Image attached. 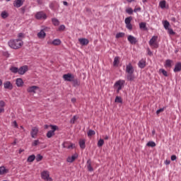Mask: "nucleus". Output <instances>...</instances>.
<instances>
[{
    "instance_id": "obj_1",
    "label": "nucleus",
    "mask_w": 181,
    "mask_h": 181,
    "mask_svg": "<svg viewBox=\"0 0 181 181\" xmlns=\"http://www.w3.org/2000/svg\"><path fill=\"white\" fill-rule=\"evenodd\" d=\"M8 46L11 49H13L14 50H18L21 49L23 46V40L22 39H11L8 42Z\"/></svg>"
},
{
    "instance_id": "obj_2",
    "label": "nucleus",
    "mask_w": 181,
    "mask_h": 181,
    "mask_svg": "<svg viewBox=\"0 0 181 181\" xmlns=\"http://www.w3.org/2000/svg\"><path fill=\"white\" fill-rule=\"evenodd\" d=\"M125 84V81L124 80H119L117 81L114 84V88L115 90H117V93H119L121 90H122V87H124V85Z\"/></svg>"
},
{
    "instance_id": "obj_3",
    "label": "nucleus",
    "mask_w": 181,
    "mask_h": 181,
    "mask_svg": "<svg viewBox=\"0 0 181 181\" xmlns=\"http://www.w3.org/2000/svg\"><path fill=\"white\" fill-rule=\"evenodd\" d=\"M41 179L45 181H53V179L50 177V173L47 170H43L41 173Z\"/></svg>"
},
{
    "instance_id": "obj_4",
    "label": "nucleus",
    "mask_w": 181,
    "mask_h": 181,
    "mask_svg": "<svg viewBox=\"0 0 181 181\" xmlns=\"http://www.w3.org/2000/svg\"><path fill=\"white\" fill-rule=\"evenodd\" d=\"M49 127H51L52 130H49V132H47V137L52 138V136H54V132H56V131L59 129V127H57V125H52V124H50Z\"/></svg>"
},
{
    "instance_id": "obj_5",
    "label": "nucleus",
    "mask_w": 181,
    "mask_h": 181,
    "mask_svg": "<svg viewBox=\"0 0 181 181\" xmlns=\"http://www.w3.org/2000/svg\"><path fill=\"white\" fill-rule=\"evenodd\" d=\"M156 40H158L157 36H153L151 39L149 41V45L151 47H154L155 49H158L159 47V45H158V42H156Z\"/></svg>"
},
{
    "instance_id": "obj_6",
    "label": "nucleus",
    "mask_w": 181,
    "mask_h": 181,
    "mask_svg": "<svg viewBox=\"0 0 181 181\" xmlns=\"http://www.w3.org/2000/svg\"><path fill=\"white\" fill-rule=\"evenodd\" d=\"M132 21V16L127 17L124 20V23H125L126 28H127V29H128V30H132V24L131 23Z\"/></svg>"
},
{
    "instance_id": "obj_7",
    "label": "nucleus",
    "mask_w": 181,
    "mask_h": 181,
    "mask_svg": "<svg viewBox=\"0 0 181 181\" xmlns=\"http://www.w3.org/2000/svg\"><path fill=\"white\" fill-rule=\"evenodd\" d=\"M35 19L40 21L42 19H47V16L43 11H38L35 14Z\"/></svg>"
},
{
    "instance_id": "obj_8",
    "label": "nucleus",
    "mask_w": 181,
    "mask_h": 181,
    "mask_svg": "<svg viewBox=\"0 0 181 181\" xmlns=\"http://www.w3.org/2000/svg\"><path fill=\"white\" fill-rule=\"evenodd\" d=\"M63 79L64 80V81H74V75L68 73V74H65L63 75Z\"/></svg>"
},
{
    "instance_id": "obj_9",
    "label": "nucleus",
    "mask_w": 181,
    "mask_h": 181,
    "mask_svg": "<svg viewBox=\"0 0 181 181\" xmlns=\"http://www.w3.org/2000/svg\"><path fill=\"white\" fill-rule=\"evenodd\" d=\"M77 158H78V154L77 153H75L72 156H69L66 158V162L68 163H73V162H74V160H76V159H77Z\"/></svg>"
},
{
    "instance_id": "obj_10",
    "label": "nucleus",
    "mask_w": 181,
    "mask_h": 181,
    "mask_svg": "<svg viewBox=\"0 0 181 181\" xmlns=\"http://www.w3.org/2000/svg\"><path fill=\"white\" fill-rule=\"evenodd\" d=\"M39 134V128L37 127H33L30 132V135L32 138H36Z\"/></svg>"
},
{
    "instance_id": "obj_11",
    "label": "nucleus",
    "mask_w": 181,
    "mask_h": 181,
    "mask_svg": "<svg viewBox=\"0 0 181 181\" xmlns=\"http://www.w3.org/2000/svg\"><path fill=\"white\" fill-rule=\"evenodd\" d=\"M37 90H39V86H30L27 88V91L30 93V94H36Z\"/></svg>"
},
{
    "instance_id": "obj_12",
    "label": "nucleus",
    "mask_w": 181,
    "mask_h": 181,
    "mask_svg": "<svg viewBox=\"0 0 181 181\" xmlns=\"http://www.w3.org/2000/svg\"><path fill=\"white\" fill-rule=\"evenodd\" d=\"M28 70L29 68L28 67V65L21 66L18 69V74H20L21 76H23V74H25V73H26V71H28Z\"/></svg>"
},
{
    "instance_id": "obj_13",
    "label": "nucleus",
    "mask_w": 181,
    "mask_h": 181,
    "mask_svg": "<svg viewBox=\"0 0 181 181\" xmlns=\"http://www.w3.org/2000/svg\"><path fill=\"white\" fill-rule=\"evenodd\" d=\"M127 40L131 43V45H136V42H138V40H136V37H135L133 35H128Z\"/></svg>"
},
{
    "instance_id": "obj_14",
    "label": "nucleus",
    "mask_w": 181,
    "mask_h": 181,
    "mask_svg": "<svg viewBox=\"0 0 181 181\" xmlns=\"http://www.w3.org/2000/svg\"><path fill=\"white\" fill-rule=\"evenodd\" d=\"M25 4V0H15L13 2V6L15 8H21Z\"/></svg>"
},
{
    "instance_id": "obj_15",
    "label": "nucleus",
    "mask_w": 181,
    "mask_h": 181,
    "mask_svg": "<svg viewBox=\"0 0 181 181\" xmlns=\"http://www.w3.org/2000/svg\"><path fill=\"white\" fill-rule=\"evenodd\" d=\"M4 87L5 90H12L13 88V85L12 83H11V81H6L4 83Z\"/></svg>"
},
{
    "instance_id": "obj_16",
    "label": "nucleus",
    "mask_w": 181,
    "mask_h": 181,
    "mask_svg": "<svg viewBox=\"0 0 181 181\" xmlns=\"http://www.w3.org/2000/svg\"><path fill=\"white\" fill-rule=\"evenodd\" d=\"M134 66H132V64L129 63L128 65L126 66V72L127 74H134Z\"/></svg>"
},
{
    "instance_id": "obj_17",
    "label": "nucleus",
    "mask_w": 181,
    "mask_h": 181,
    "mask_svg": "<svg viewBox=\"0 0 181 181\" xmlns=\"http://www.w3.org/2000/svg\"><path fill=\"white\" fill-rule=\"evenodd\" d=\"M78 42L82 46H87L90 43L88 39L86 38H79Z\"/></svg>"
},
{
    "instance_id": "obj_18",
    "label": "nucleus",
    "mask_w": 181,
    "mask_h": 181,
    "mask_svg": "<svg viewBox=\"0 0 181 181\" xmlns=\"http://www.w3.org/2000/svg\"><path fill=\"white\" fill-rule=\"evenodd\" d=\"M138 66H139V69H145V67L146 66V59H141L139 62Z\"/></svg>"
},
{
    "instance_id": "obj_19",
    "label": "nucleus",
    "mask_w": 181,
    "mask_h": 181,
    "mask_svg": "<svg viewBox=\"0 0 181 181\" xmlns=\"http://www.w3.org/2000/svg\"><path fill=\"white\" fill-rule=\"evenodd\" d=\"M37 36L38 39H45V37H46V33L45 32V30H41L37 33Z\"/></svg>"
},
{
    "instance_id": "obj_20",
    "label": "nucleus",
    "mask_w": 181,
    "mask_h": 181,
    "mask_svg": "<svg viewBox=\"0 0 181 181\" xmlns=\"http://www.w3.org/2000/svg\"><path fill=\"white\" fill-rule=\"evenodd\" d=\"M16 84L17 86V87H23V79H22L21 78H18L16 80Z\"/></svg>"
},
{
    "instance_id": "obj_21",
    "label": "nucleus",
    "mask_w": 181,
    "mask_h": 181,
    "mask_svg": "<svg viewBox=\"0 0 181 181\" xmlns=\"http://www.w3.org/2000/svg\"><path fill=\"white\" fill-rule=\"evenodd\" d=\"M48 45H54V46H59L62 45V40L60 39H55L52 42H47Z\"/></svg>"
},
{
    "instance_id": "obj_22",
    "label": "nucleus",
    "mask_w": 181,
    "mask_h": 181,
    "mask_svg": "<svg viewBox=\"0 0 181 181\" xmlns=\"http://www.w3.org/2000/svg\"><path fill=\"white\" fill-rule=\"evenodd\" d=\"M173 71L175 73H178V71H181V62H178L175 64Z\"/></svg>"
},
{
    "instance_id": "obj_23",
    "label": "nucleus",
    "mask_w": 181,
    "mask_h": 181,
    "mask_svg": "<svg viewBox=\"0 0 181 181\" xmlns=\"http://www.w3.org/2000/svg\"><path fill=\"white\" fill-rule=\"evenodd\" d=\"M127 78L128 81H134L135 75L134 74H128L127 76Z\"/></svg>"
},
{
    "instance_id": "obj_24",
    "label": "nucleus",
    "mask_w": 181,
    "mask_h": 181,
    "mask_svg": "<svg viewBox=\"0 0 181 181\" xmlns=\"http://www.w3.org/2000/svg\"><path fill=\"white\" fill-rule=\"evenodd\" d=\"M9 170L5 168V166L0 167V175H5V173H8Z\"/></svg>"
},
{
    "instance_id": "obj_25",
    "label": "nucleus",
    "mask_w": 181,
    "mask_h": 181,
    "mask_svg": "<svg viewBox=\"0 0 181 181\" xmlns=\"http://www.w3.org/2000/svg\"><path fill=\"white\" fill-rule=\"evenodd\" d=\"M79 146L81 149H86V139L80 140Z\"/></svg>"
},
{
    "instance_id": "obj_26",
    "label": "nucleus",
    "mask_w": 181,
    "mask_h": 181,
    "mask_svg": "<svg viewBox=\"0 0 181 181\" xmlns=\"http://www.w3.org/2000/svg\"><path fill=\"white\" fill-rule=\"evenodd\" d=\"M173 64V61L170 59H167L164 64L165 67H172V64Z\"/></svg>"
},
{
    "instance_id": "obj_27",
    "label": "nucleus",
    "mask_w": 181,
    "mask_h": 181,
    "mask_svg": "<svg viewBox=\"0 0 181 181\" xmlns=\"http://www.w3.org/2000/svg\"><path fill=\"white\" fill-rule=\"evenodd\" d=\"M163 25L165 30H168V29L170 28L169 27L170 26V23H169V21H163Z\"/></svg>"
},
{
    "instance_id": "obj_28",
    "label": "nucleus",
    "mask_w": 181,
    "mask_h": 181,
    "mask_svg": "<svg viewBox=\"0 0 181 181\" xmlns=\"http://www.w3.org/2000/svg\"><path fill=\"white\" fill-rule=\"evenodd\" d=\"M52 22L54 26H59L60 25V21L56 18H52Z\"/></svg>"
},
{
    "instance_id": "obj_29",
    "label": "nucleus",
    "mask_w": 181,
    "mask_h": 181,
    "mask_svg": "<svg viewBox=\"0 0 181 181\" xmlns=\"http://www.w3.org/2000/svg\"><path fill=\"white\" fill-rule=\"evenodd\" d=\"M1 16L3 19H6L9 16V13H8V11H4L1 13Z\"/></svg>"
},
{
    "instance_id": "obj_30",
    "label": "nucleus",
    "mask_w": 181,
    "mask_h": 181,
    "mask_svg": "<svg viewBox=\"0 0 181 181\" xmlns=\"http://www.w3.org/2000/svg\"><path fill=\"white\" fill-rule=\"evenodd\" d=\"M10 71L11 73H14V74H16V73L19 74V68L16 66H12L11 68H10Z\"/></svg>"
},
{
    "instance_id": "obj_31",
    "label": "nucleus",
    "mask_w": 181,
    "mask_h": 181,
    "mask_svg": "<svg viewBox=\"0 0 181 181\" xmlns=\"http://www.w3.org/2000/svg\"><path fill=\"white\" fill-rule=\"evenodd\" d=\"M159 6L161 8V9H165V8H166V1L163 0L160 1Z\"/></svg>"
},
{
    "instance_id": "obj_32",
    "label": "nucleus",
    "mask_w": 181,
    "mask_h": 181,
    "mask_svg": "<svg viewBox=\"0 0 181 181\" xmlns=\"http://www.w3.org/2000/svg\"><path fill=\"white\" fill-rule=\"evenodd\" d=\"M35 159H36V156L33 154V155L28 156V158L27 159V162L32 163V162H33V160H35Z\"/></svg>"
},
{
    "instance_id": "obj_33",
    "label": "nucleus",
    "mask_w": 181,
    "mask_h": 181,
    "mask_svg": "<svg viewBox=\"0 0 181 181\" xmlns=\"http://www.w3.org/2000/svg\"><path fill=\"white\" fill-rule=\"evenodd\" d=\"M119 64V57H115L113 61V66H118Z\"/></svg>"
},
{
    "instance_id": "obj_34",
    "label": "nucleus",
    "mask_w": 181,
    "mask_h": 181,
    "mask_svg": "<svg viewBox=\"0 0 181 181\" xmlns=\"http://www.w3.org/2000/svg\"><path fill=\"white\" fill-rule=\"evenodd\" d=\"M146 145L151 148H155V146H156V143L154 141H148Z\"/></svg>"
},
{
    "instance_id": "obj_35",
    "label": "nucleus",
    "mask_w": 181,
    "mask_h": 181,
    "mask_svg": "<svg viewBox=\"0 0 181 181\" xmlns=\"http://www.w3.org/2000/svg\"><path fill=\"white\" fill-rule=\"evenodd\" d=\"M104 145V139H100L99 141H98V146L99 148H101Z\"/></svg>"
},
{
    "instance_id": "obj_36",
    "label": "nucleus",
    "mask_w": 181,
    "mask_h": 181,
    "mask_svg": "<svg viewBox=\"0 0 181 181\" xmlns=\"http://www.w3.org/2000/svg\"><path fill=\"white\" fill-rule=\"evenodd\" d=\"M37 145H40V141L38 139L33 141L32 146H37Z\"/></svg>"
},
{
    "instance_id": "obj_37",
    "label": "nucleus",
    "mask_w": 181,
    "mask_h": 181,
    "mask_svg": "<svg viewBox=\"0 0 181 181\" xmlns=\"http://www.w3.org/2000/svg\"><path fill=\"white\" fill-rule=\"evenodd\" d=\"M126 12L129 15H132L134 13V10H132V8L129 7L126 9Z\"/></svg>"
},
{
    "instance_id": "obj_38",
    "label": "nucleus",
    "mask_w": 181,
    "mask_h": 181,
    "mask_svg": "<svg viewBox=\"0 0 181 181\" xmlns=\"http://www.w3.org/2000/svg\"><path fill=\"white\" fill-rule=\"evenodd\" d=\"M43 159V156L40 155V154H37L36 156V158H35V160L37 161V162H40V160H42Z\"/></svg>"
},
{
    "instance_id": "obj_39",
    "label": "nucleus",
    "mask_w": 181,
    "mask_h": 181,
    "mask_svg": "<svg viewBox=\"0 0 181 181\" xmlns=\"http://www.w3.org/2000/svg\"><path fill=\"white\" fill-rule=\"evenodd\" d=\"M125 36V33H118L116 34V39H119V37H124Z\"/></svg>"
},
{
    "instance_id": "obj_40",
    "label": "nucleus",
    "mask_w": 181,
    "mask_h": 181,
    "mask_svg": "<svg viewBox=\"0 0 181 181\" xmlns=\"http://www.w3.org/2000/svg\"><path fill=\"white\" fill-rule=\"evenodd\" d=\"M72 82L74 83V87H78V86H80V81H78L77 79H74Z\"/></svg>"
},
{
    "instance_id": "obj_41",
    "label": "nucleus",
    "mask_w": 181,
    "mask_h": 181,
    "mask_svg": "<svg viewBox=\"0 0 181 181\" xmlns=\"http://www.w3.org/2000/svg\"><path fill=\"white\" fill-rule=\"evenodd\" d=\"M139 28L140 29H146V23H140Z\"/></svg>"
},
{
    "instance_id": "obj_42",
    "label": "nucleus",
    "mask_w": 181,
    "mask_h": 181,
    "mask_svg": "<svg viewBox=\"0 0 181 181\" xmlns=\"http://www.w3.org/2000/svg\"><path fill=\"white\" fill-rule=\"evenodd\" d=\"M160 73H162V74H163V76H165V77H168V71H166L165 69H160L159 70Z\"/></svg>"
},
{
    "instance_id": "obj_43",
    "label": "nucleus",
    "mask_w": 181,
    "mask_h": 181,
    "mask_svg": "<svg viewBox=\"0 0 181 181\" xmlns=\"http://www.w3.org/2000/svg\"><path fill=\"white\" fill-rule=\"evenodd\" d=\"M93 135H95V131L94 130H89L88 132V136H93Z\"/></svg>"
},
{
    "instance_id": "obj_44",
    "label": "nucleus",
    "mask_w": 181,
    "mask_h": 181,
    "mask_svg": "<svg viewBox=\"0 0 181 181\" xmlns=\"http://www.w3.org/2000/svg\"><path fill=\"white\" fill-rule=\"evenodd\" d=\"M17 39H25V35L23 33H20L18 34Z\"/></svg>"
},
{
    "instance_id": "obj_45",
    "label": "nucleus",
    "mask_w": 181,
    "mask_h": 181,
    "mask_svg": "<svg viewBox=\"0 0 181 181\" xmlns=\"http://www.w3.org/2000/svg\"><path fill=\"white\" fill-rule=\"evenodd\" d=\"M115 101L116 103H122V98L121 97H119V96H117V97L115 98Z\"/></svg>"
},
{
    "instance_id": "obj_46",
    "label": "nucleus",
    "mask_w": 181,
    "mask_h": 181,
    "mask_svg": "<svg viewBox=\"0 0 181 181\" xmlns=\"http://www.w3.org/2000/svg\"><path fill=\"white\" fill-rule=\"evenodd\" d=\"M77 119H78V117L74 116L73 118L70 121L71 124H74V122H76V121H77Z\"/></svg>"
},
{
    "instance_id": "obj_47",
    "label": "nucleus",
    "mask_w": 181,
    "mask_h": 181,
    "mask_svg": "<svg viewBox=\"0 0 181 181\" xmlns=\"http://www.w3.org/2000/svg\"><path fill=\"white\" fill-rule=\"evenodd\" d=\"M87 169L89 172H93V170H94V169L93 168V167L91 166V163H89L88 166H87Z\"/></svg>"
},
{
    "instance_id": "obj_48",
    "label": "nucleus",
    "mask_w": 181,
    "mask_h": 181,
    "mask_svg": "<svg viewBox=\"0 0 181 181\" xmlns=\"http://www.w3.org/2000/svg\"><path fill=\"white\" fill-rule=\"evenodd\" d=\"M5 105H6V104L5 103V101L0 100V107L1 108H5Z\"/></svg>"
},
{
    "instance_id": "obj_49",
    "label": "nucleus",
    "mask_w": 181,
    "mask_h": 181,
    "mask_svg": "<svg viewBox=\"0 0 181 181\" xmlns=\"http://www.w3.org/2000/svg\"><path fill=\"white\" fill-rule=\"evenodd\" d=\"M163 111H165V107H162V108H160V109H158V110L156 111L157 115H159V114H160V112H163Z\"/></svg>"
},
{
    "instance_id": "obj_50",
    "label": "nucleus",
    "mask_w": 181,
    "mask_h": 181,
    "mask_svg": "<svg viewBox=\"0 0 181 181\" xmlns=\"http://www.w3.org/2000/svg\"><path fill=\"white\" fill-rule=\"evenodd\" d=\"M12 127H14V128H19V126L18 125V123L16 122V120H14L12 122Z\"/></svg>"
},
{
    "instance_id": "obj_51",
    "label": "nucleus",
    "mask_w": 181,
    "mask_h": 181,
    "mask_svg": "<svg viewBox=\"0 0 181 181\" xmlns=\"http://www.w3.org/2000/svg\"><path fill=\"white\" fill-rule=\"evenodd\" d=\"M167 30H168V32L170 35H175V31H173V29H172V28H169Z\"/></svg>"
},
{
    "instance_id": "obj_52",
    "label": "nucleus",
    "mask_w": 181,
    "mask_h": 181,
    "mask_svg": "<svg viewBox=\"0 0 181 181\" xmlns=\"http://www.w3.org/2000/svg\"><path fill=\"white\" fill-rule=\"evenodd\" d=\"M66 29V26L64 25H61L59 28V30H64Z\"/></svg>"
},
{
    "instance_id": "obj_53",
    "label": "nucleus",
    "mask_w": 181,
    "mask_h": 181,
    "mask_svg": "<svg viewBox=\"0 0 181 181\" xmlns=\"http://www.w3.org/2000/svg\"><path fill=\"white\" fill-rule=\"evenodd\" d=\"M4 56H5V57H9L11 54H9V52H4Z\"/></svg>"
},
{
    "instance_id": "obj_54",
    "label": "nucleus",
    "mask_w": 181,
    "mask_h": 181,
    "mask_svg": "<svg viewBox=\"0 0 181 181\" xmlns=\"http://www.w3.org/2000/svg\"><path fill=\"white\" fill-rule=\"evenodd\" d=\"M5 112V107H0V114H4Z\"/></svg>"
},
{
    "instance_id": "obj_55",
    "label": "nucleus",
    "mask_w": 181,
    "mask_h": 181,
    "mask_svg": "<svg viewBox=\"0 0 181 181\" xmlns=\"http://www.w3.org/2000/svg\"><path fill=\"white\" fill-rule=\"evenodd\" d=\"M177 157L175 155L171 156V160H176Z\"/></svg>"
},
{
    "instance_id": "obj_56",
    "label": "nucleus",
    "mask_w": 181,
    "mask_h": 181,
    "mask_svg": "<svg viewBox=\"0 0 181 181\" xmlns=\"http://www.w3.org/2000/svg\"><path fill=\"white\" fill-rule=\"evenodd\" d=\"M139 11H141L140 7L134 9V12H139Z\"/></svg>"
},
{
    "instance_id": "obj_57",
    "label": "nucleus",
    "mask_w": 181,
    "mask_h": 181,
    "mask_svg": "<svg viewBox=\"0 0 181 181\" xmlns=\"http://www.w3.org/2000/svg\"><path fill=\"white\" fill-rule=\"evenodd\" d=\"M49 8H50V9H52V11H54V6L53 5V4H49Z\"/></svg>"
},
{
    "instance_id": "obj_58",
    "label": "nucleus",
    "mask_w": 181,
    "mask_h": 181,
    "mask_svg": "<svg viewBox=\"0 0 181 181\" xmlns=\"http://www.w3.org/2000/svg\"><path fill=\"white\" fill-rule=\"evenodd\" d=\"M38 5H42L43 4V0H37Z\"/></svg>"
},
{
    "instance_id": "obj_59",
    "label": "nucleus",
    "mask_w": 181,
    "mask_h": 181,
    "mask_svg": "<svg viewBox=\"0 0 181 181\" xmlns=\"http://www.w3.org/2000/svg\"><path fill=\"white\" fill-rule=\"evenodd\" d=\"M165 165H170V160H165Z\"/></svg>"
},
{
    "instance_id": "obj_60",
    "label": "nucleus",
    "mask_w": 181,
    "mask_h": 181,
    "mask_svg": "<svg viewBox=\"0 0 181 181\" xmlns=\"http://www.w3.org/2000/svg\"><path fill=\"white\" fill-rule=\"evenodd\" d=\"M147 52H148V54L149 56H152V52L151 51V49L149 48L147 49Z\"/></svg>"
},
{
    "instance_id": "obj_61",
    "label": "nucleus",
    "mask_w": 181,
    "mask_h": 181,
    "mask_svg": "<svg viewBox=\"0 0 181 181\" xmlns=\"http://www.w3.org/2000/svg\"><path fill=\"white\" fill-rule=\"evenodd\" d=\"M76 101H77V100L75 98H71V103H73V104L76 103Z\"/></svg>"
},
{
    "instance_id": "obj_62",
    "label": "nucleus",
    "mask_w": 181,
    "mask_h": 181,
    "mask_svg": "<svg viewBox=\"0 0 181 181\" xmlns=\"http://www.w3.org/2000/svg\"><path fill=\"white\" fill-rule=\"evenodd\" d=\"M63 4L64 6H69V3H67V1H63Z\"/></svg>"
},
{
    "instance_id": "obj_63",
    "label": "nucleus",
    "mask_w": 181,
    "mask_h": 181,
    "mask_svg": "<svg viewBox=\"0 0 181 181\" xmlns=\"http://www.w3.org/2000/svg\"><path fill=\"white\" fill-rule=\"evenodd\" d=\"M171 21H172L173 22H176V18H175V17H173V18H171Z\"/></svg>"
},
{
    "instance_id": "obj_64",
    "label": "nucleus",
    "mask_w": 181,
    "mask_h": 181,
    "mask_svg": "<svg viewBox=\"0 0 181 181\" xmlns=\"http://www.w3.org/2000/svg\"><path fill=\"white\" fill-rule=\"evenodd\" d=\"M135 0H127V2H129V4H131L132 2H134Z\"/></svg>"
}]
</instances>
